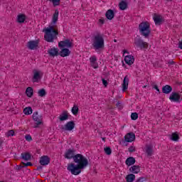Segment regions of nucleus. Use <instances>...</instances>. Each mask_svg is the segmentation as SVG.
<instances>
[{
  "mask_svg": "<svg viewBox=\"0 0 182 182\" xmlns=\"http://www.w3.org/2000/svg\"><path fill=\"white\" fill-rule=\"evenodd\" d=\"M175 149H178V146L176 147Z\"/></svg>",
  "mask_w": 182,
  "mask_h": 182,
  "instance_id": "54",
  "label": "nucleus"
},
{
  "mask_svg": "<svg viewBox=\"0 0 182 182\" xmlns=\"http://www.w3.org/2000/svg\"><path fill=\"white\" fill-rule=\"evenodd\" d=\"M131 119L132 120H137V119H139V114L136 112H132L131 114Z\"/></svg>",
  "mask_w": 182,
  "mask_h": 182,
  "instance_id": "36",
  "label": "nucleus"
},
{
  "mask_svg": "<svg viewBox=\"0 0 182 182\" xmlns=\"http://www.w3.org/2000/svg\"><path fill=\"white\" fill-rule=\"evenodd\" d=\"M105 152L107 154V156H110L112 154V149L107 146L104 149Z\"/></svg>",
  "mask_w": 182,
  "mask_h": 182,
  "instance_id": "38",
  "label": "nucleus"
},
{
  "mask_svg": "<svg viewBox=\"0 0 182 182\" xmlns=\"http://www.w3.org/2000/svg\"><path fill=\"white\" fill-rule=\"evenodd\" d=\"M136 140V135L133 132H129L124 136V141L127 143H132Z\"/></svg>",
  "mask_w": 182,
  "mask_h": 182,
  "instance_id": "11",
  "label": "nucleus"
},
{
  "mask_svg": "<svg viewBox=\"0 0 182 182\" xmlns=\"http://www.w3.org/2000/svg\"><path fill=\"white\" fill-rule=\"evenodd\" d=\"M38 46V43L35 41H31L28 42V48L31 50H35V49H37Z\"/></svg>",
  "mask_w": 182,
  "mask_h": 182,
  "instance_id": "14",
  "label": "nucleus"
},
{
  "mask_svg": "<svg viewBox=\"0 0 182 182\" xmlns=\"http://www.w3.org/2000/svg\"><path fill=\"white\" fill-rule=\"evenodd\" d=\"M154 21L156 25H161L163 23V17L156 15L154 16Z\"/></svg>",
  "mask_w": 182,
  "mask_h": 182,
  "instance_id": "23",
  "label": "nucleus"
},
{
  "mask_svg": "<svg viewBox=\"0 0 182 182\" xmlns=\"http://www.w3.org/2000/svg\"><path fill=\"white\" fill-rule=\"evenodd\" d=\"M100 23H101V25H103V23H105V18H100L99 20Z\"/></svg>",
  "mask_w": 182,
  "mask_h": 182,
  "instance_id": "45",
  "label": "nucleus"
},
{
  "mask_svg": "<svg viewBox=\"0 0 182 182\" xmlns=\"http://www.w3.org/2000/svg\"><path fill=\"white\" fill-rule=\"evenodd\" d=\"M127 182H133L136 180V176L133 173H129L126 176Z\"/></svg>",
  "mask_w": 182,
  "mask_h": 182,
  "instance_id": "29",
  "label": "nucleus"
},
{
  "mask_svg": "<svg viewBox=\"0 0 182 182\" xmlns=\"http://www.w3.org/2000/svg\"><path fill=\"white\" fill-rule=\"evenodd\" d=\"M26 21V16L25 14H18L17 16V22L18 23H23Z\"/></svg>",
  "mask_w": 182,
  "mask_h": 182,
  "instance_id": "25",
  "label": "nucleus"
},
{
  "mask_svg": "<svg viewBox=\"0 0 182 182\" xmlns=\"http://www.w3.org/2000/svg\"><path fill=\"white\" fill-rule=\"evenodd\" d=\"M139 31L140 35L144 36V38H149L150 33H151V30L150 29V23L149 21H143L139 25Z\"/></svg>",
  "mask_w": 182,
  "mask_h": 182,
  "instance_id": "4",
  "label": "nucleus"
},
{
  "mask_svg": "<svg viewBox=\"0 0 182 182\" xmlns=\"http://www.w3.org/2000/svg\"><path fill=\"white\" fill-rule=\"evenodd\" d=\"M32 108L31 107H26L24 109H23V113L24 114H32Z\"/></svg>",
  "mask_w": 182,
  "mask_h": 182,
  "instance_id": "34",
  "label": "nucleus"
},
{
  "mask_svg": "<svg viewBox=\"0 0 182 182\" xmlns=\"http://www.w3.org/2000/svg\"><path fill=\"white\" fill-rule=\"evenodd\" d=\"M123 53H129V52H127V50H123Z\"/></svg>",
  "mask_w": 182,
  "mask_h": 182,
  "instance_id": "49",
  "label": "nucleus"
},
{
  "mask_svg": "<svg viewBox=\"0 0 182 182\" xmlns=\"http://www.w3.org/2000/svg\"><path fill=\"white\" fill-rule=\"evenodd\" d=\"M48 1H50V2H52L54 6H58L60 5V0H48Z\"/></svg>",
  "mask_w": 182,
  "mask_h": 182,
  "instance_id": "37",
  "label": "nucleus"
},
{
  "mask_svg": "<svg viewBox=\"0 0 182 182\" xmlns=\"http://www.w3.org/2000/svg\"><path fill=\"white\" fill-rule=\"evenodd\" d=\"M14 134H15V132L14 130H9L7 132L6 136H7V137H11V136H14Z\"/></svg>",
  "mask_w": 182,
  "mask_h": 182,
  "instance_id": "40",
  "label": "nucleus"
},
{
  "mask_svg": "<svg viewBox=\"0 0 182 182\" xmlns=\"http://www.w3.org/2000/svg\"><path fill=\"white\" fill-rule=\"evenodd\" d=\"M127 166H133V164H134V163H136V159L133 157H129L127 159L126 161H125Z\"/></svg>",
  "mask_w": 182,
  "mask_h": 182,
  "instance_id": "28",
  "label": "nucleus"
},
{
  "mask_svg": "<svg viewBox=\"0 0 182 182\" xmlns=\"http://www.w3.org/2000/svg\"><path fill=\"white\" fill-rule=\"evenodd\" d=\"M129 87V77L126 75L124 78L122 83V90L123 92H126Z\"/></svg>",
  "mask_w": 182,
  "mask_h": 182,
  "instance_id": "18",
  "label": "nucleus"
},
{
  "mask_svg": "<svg viewBox=\"0 0 182 182\" xmlns=\"http://www.w3.org/2000/svg\"><path fill=\"white\" fill-rule=\"evenodd\" d=\"M72 46H73V43H72L70 39H65L58 43V48H60V49H62V48H67L66 49H69L70 48H72Z\"/></svg>",
  "mask_w": 182,
  "mask_h": 182,
  "instance_id": "6",
  "label": "nucleus"
},
{
  "mask_svg": "<svg viewBox=\"0 0 182 182\" xmlns=\"http://www.w3.org/2000/svg\"><path fill=\"white\" fill-rule=\"evenodd\" d=\"M24 167H28L29 166H32V163L31 162H27V163H23Z\"/></svg>",
  "mask_w": 182,
  "mask_h": 182,
  "instance_id": "44",
  "label": "nucleus"
},
{
  "mask_svg": "<svg viewBox=\"0 0 182 182\" xmlns=\"http://www.w3.org/2000/svg\"><path fill=\"white\" fill-rule=\"evenodd\" d=\"M103 141H106V138H102Z\"/></svg>",
  "mask_w": 182,
  "mask_h": 182,
  "instance_id": "51",
  "label": "nucleus"
},
{
  "mask_svg": "<svg viewBox=\"0 0 182 182\" xmlns=\"http://www.w3.org/2000/svg\"><path fill=\"white\" fill-rule=\"evenodd\" d=\"M129 171L133 174H138V173H140V166L134 165L131 166L129 168Z\"/></svg>",
  "mask_w": 182,
  "mask_h": 182,
  "instance_id": "22",
  "label": "nucleus"
},
{
  "mask_svg": "<svg viewBox=\"0 0 182 182\" xmlns=\"http://www.w3.org/2000/svg\"><path fill=\"white\" fill-rule=\"evenodd\" d=\"M178 139H180V137L178 136V134H177V133L172 134L171 140H173V141H177Z\"/></svg>",
  "mask_w": 182,
  "mask_h": 182,
  "instance_id": "35",
  "label": "nucleus"
},
{
  "mask_svg": "<svg viewBox=\"0 0 182 182\" xmlns=\"http://www.w3.org/2000/svg\"><path fill=\"white\" fill-rule=\"evenodd\" d=\"M25 139L26 141H32V136H31V134H26L25 136Z\"/></svg>",
  "mask_w": 182,
  "mask_h": 182,
  "instance_id": "41",
  "label": "nucleus"
},
{
  "mask_svg": "<svg viewBox=\"0 0 182 182\" xmlns=\"http://www.w3.org/2000/svg\"><path fill=\"white\" fill-rule=\"evenodd\" d=\"M33 76L32 78V82L33 83L36 82H39V80H41V72L38 70H33Z\"/></svg>",
  "mask_w": 182,
  "mask_h": 182,
  "instance_id": "16",
  "label": "nucleus"
},
{
  "mask_svg": "<svg viewBox=\"0 0 182 182\" xmlns=\"http://www.w3.org/2000/svg\"><path fill=\"white\" fill-rule=\"evenodd\" d=\"M105 16L107 19H109V21H112V19L114 18V11L112 9L107 10L105 14Z\"/></svg>",
  "mask_w": 182,
  "mask_h": 182,
  "instance_id": "21",
  "label": "nucleus"
},
{
  "mask_svg": "<svg viewBox=\"0 0 182 182\" xmlns=\"http://www.w3.org/2000/svg\"><path fill=\"white\" fill-rule=\"evenodd\" d=\"M122 105V102H118L117 103V106H120Z\"/></svg>",
  "mask_w": 182,
  "mask_h": 182,
  "instance_id": "48",
  "label": "nucleus"
},
{
  "mask_svg": "<svg viewBox=\"0 0 182 182\" xmlns=\"http://www.w3.org/2000/svg\"><path fill=\"white\" fill-rule=\"evenodd\" d=\"M154 89H155L157 92H160V89H159V87L157 85H154Z\"/></svg>",
  "mask_w": 182,
  "mask_h": 182,
  "instance_id": "46",
  "label": "nucleus"
},
{
  "mask_svg": "<svg viewBox=\"0 0 182 182\" xmlns=\"http://www.w3.org/2000/svg\"><path fill=\"white\" fill-rule=\"evenodd\" d=\"M168 65H174V61H173V60H169V61L168 62Z\"/></svg>",
  "mask_w": 182,
  "mask_h": 182,
  "instance_id": "47",
  "label": "nucleus"
},
{
  "mask_svg": "<svg viewBox=\"0 0 182 182\" xmlns=\"http://www.w3.org/2000/svg\"><path fill=\"white\" fill-rule=\"evenodd\" d=\"M71 112L74 116H76L77 113H79V107H77V105H74L71 109Z\"/></svg>",
  "mask_w": 182,
  "mask_h": 182,
  "instance_id": "32",
  "label": "nucleus"
},
{
  "mask_svg": "<svg viewBox=\"0 0 182 182\" xmlns=\"http://www.w3.org/2000/svg\"><path fill=\"white\" fill-rule=\"evenodd\" d=\"M166 1H173V0H166Z\"/></svg>",
  "mask_w": 182,
  "mask_h": 182,
  "instance_id": "53",
  "label": "nucleus"
},
{
  "mask_svg": "<svg viewBox=\"0 0 182 182\" xmlns=\"http://www.w3.org/2000/svg\"><path fill=\"white\" fill-rule=\"evenodd\" d=\"M75 129V122L73 121H70L67 122L65 125L64 129L67 132H72Z\"/></svg>",
  "mask_w": 182,
  "mask_h": 182,
  "instance_id": "13",
  "label": "nucleus"
},
{
  "mask_svg": "<svg viewBox=\"0 0 182 182\" xmlns=\"http://www.w3.org/2000/svg\"><path fill=\"white\" fill-rule=\"evenodd\" d=\"M146 181V178L144 177H140L135 182H144Z\"/></svg>",
  "mask_w": 182,
  "mask_h": 182,
  "instance_id": "42",
  "label": "nucleus"
},
{
  "mask_svg": "<svg viewBox=\"0 0 182 182\" xmlns=\"http://www.w3.org/2000/svg\"><path fill=\"white\" fill-rule=\"evenodd\" d=\"M23 167V166H18V170H21V168H22Z\"/></svg>",
  "mask_w": 182,
  "mask_h": 182,
  "instance_id": "50",
  "label": "nucleus"
},
{
  "mask_svg": "<svg viewBox=\"0 0 182 182\" xmlns=\"http://www.w3.org/2000/svg\"><path fill=\"white\" fill-rule=\"evenodd\" d=\"M38 95L40 97H44V96H46V90L45 89H41L38 92Z\"/></svg>",
  "mask_w": 182,
  "mask_h": 182,
  "instance_id": "33",
  "label": "nucleus"
},
{
  "mask_svg": "<svg viewBox=\"0 0 182 182\" xmlns=\"http://www.w3.org/2000/svg\"><path fill=\"white\" fill-rule=\"evenodd\" d=\"M75 153H76V150L75 149H68L65 153L64 157L65 159H68V160H70L72 159H73V160H74L75 156Z\"/></svg>",
  "mask_w": 182,
  "mask_h": 182,
  "instance_id": "8",
  "label": "nucleus"
},
{
  "mask_svg": "<svg viewBox=\"0 0 182 182\" xmlns=\"http://www.w3.org/2000/svg\"><path fill=\"white\" fill-rule=\"evenodd\" d=\"M33 119L36 122V126L35 128L38 127L39 125L42 124V116L39 115L38 112H34L33 114Z\"/></svg>",
  "mask_w": 182,
  "mask_h": 182,
  "instance_id": "9",
  "label": "nucleus"
},
{
  "mask_svg": "<svg viewBox=\"0 0 182 182\" xmlns=\"http://www.w3.org/2000/svg\"><path fill=\"white\" fill-rule=\"evenodd\" d=\"M59 55L61 58H66V56H69V55H70V51L68 48H63L59 52Z\"/></svg>",
  "mask_w": 182,
  "mask_h": 182,
  "instance_id": "19",
  "label": "nucleus"
},
{
  "mask_svg": "<svg viewBox=\"0 0 182 182\" xmlns=\"http://www.w3.org/2000/svg\"><path fill=\"white\" fill-rule=\"evenodd\" d=\"M92 48L95 50L105 48V35L100 31H95L91 37Z\"/></svg>",
  "mask_w": 182,
  "mask_h": 182,
  "instance_id": "3",
  "label": "nucleus"
},
{
  "mask_svg": "<svg viewBox=\"0 0 182 182\" xmlns=\"http://www.w3.org/2000/svg\"><path fill=\"white\" fill-rule=\"evenodd\" d=\"M69 119V115L68 114V112H63L59 117L60 122H65V120H68Z\"/></svg>",
  "mask_w": 182,
  "mask_h": 182,
  "instance_id": "26",
  "label": "nucleus"
},
{
  "mask_svg": "<svg viewBox=\"0 0 182 182\" xmlns=\"http://www.w3.org/2000/svg\"><path fill=\"white\" fill-rule=\"evenodd\" d=\"M73 161L76 163L77 165H75L73 163L68 164L67 169L74 176H79V173H82V170L86 168L89 164L87 159L81 154H75Z\"/></svg>",
  "mask_w": 182,
  "mask_h": 182,
  "instance_id": "1",
  "label": "nucleus"
},
{
  "mask_svg": "<svg viewBox=\"0 0 182 182\" xmlns=\"http://www.w3.org/2000/svg\"><path fill=\"white\" fill-rule=\"evenodd\" d=\"M48 54L51 58H55V56H59V48L55 47L50 48L48 50Z\"/></svg>",
  "mask_w": 182,
  "mask_h": 182,
  "instance_id": "10",
  "label": "nucleus"
},
{
  "mask_svg": "<svg viewBox=\"0 0 182 182\" xmlns=\"http://www.w3.org/2000/svg\"><path fill=\"white\" fill-rule=\"evenodd\" d=\"M169 100L171 102L180 103V102H181V95L178 92H172L169 96Z\"/></svg>",
  "mask_w": 182,
  "mask_h": 182,
  "instance_id": "7",
  "label": "nucleus"
},
{
  "mask_svg": "<svg viewBox=\"0 0 182 182\" xmlns=\"http://www.w3.org/2000/svg\"><path fill=\"white\" fill-rule=\"evenodd\" d=\"M128 151L129 153H134V151H136V146H129L128 149Z\"/></svg>",
  "mask_w": 182,
  "mask_h": 182,
  "instance_id": "39",
  "label": "nucleus"
},
{
  "mask_svg": "<svg viewBox=\"0 0 182 182\" xmlns=\"http://www.w3.org/2000/svg\"><path fill=\"white\" fill-rule=\"evenodd\" d=\"M173 92V87L168 85H166L162 87V92L165 95H168Z\"/></svg>",
  "mask_w": 182,
  "mask_h": 182,
  "instance_id": "20",
  "label": "nucleus"
},
{
  "mask_svg": "<svg viewBox=\"0 0 182 182\" xmlns=\"http://www.w3.org/2000/svg\"><path fill=\"white\" fill-rule=\"evenodd\" d=\"M31 157H32V156L31 155V154H29V152H25L21 154V159L23 160H25V161H29V160H31Z\"/></svg>",
  "mask_w": 182,
  "mask_h": 182,
  "instance_id": "27",
  "label": "nucleus"
},
{
  "mask_svg": "<svg viewBox=\"0 0 182 182\" xmlns=\"http://www.w3.org/2000/svg\"><path fill=\"white\" fill-rule=\"evenodd\" d=\"M90 62L91 66H92L94 69H97V68H99V65L97 64V58H96L95 55L90 58Z\"/></svg>",
  "mask_w": 182,
  "mask_h": 182,
  "instance_id": "15",
  "label": "nucleus"
},
{
  "mask_svg": "<svg viewBox=\"0 0 182 182\" xmlns=\"http://www.w3.org/2000/svg\"><path fill=\"white\" fill-rule=\"evenodd\" d=\"M124 62L127 63V65H133L134 63V56L132 55H129L125 56L124 58Z\"/></svg>",
  "mask_w": 182,
  "mask_h": 182,
  "instance_id": "17",
  "label": "nucleus"
},
{
  "mask_svg": "<svg viewBox=\"0 0 182 182\" xmlns=\"http://www.w3.org/2000/svg\"><path fill=\"white\" fill-rule=\"evenodd\" d=\"M50 163V159L48 156H43L40 159V164L41 166H48Z\"/></svg>",
  "mask_w": 182,
  "mask_h": 182,
  "instance_id": "12",
  "label": "nucleus"
},
{
  "mask_svg": "<svg viewBox=\"0 0 182 182\" xmlns=\"http://www.w3.org/2000/svg\"><path fill=\"white\" fill-rule=\"evenodd\" d=\"M58 18L59 10H55L53 16L52 22L50 23L48 27L44 30V39L46 42L52 43L58 39L59 31H58V25H56V22H58Z\"/></svg>",
  "mask_w": 182,
  "mask_h": 182,
  "instance_id": "2",
  "label": "nucleus"
},
{
  "mask_svg": "<svg viewBox=\"0 0 182 182\" xmlns=\"http://www.w3.org/2000/svg\"><path fill=\"white\" fill-rule=\"evenodd\" d=\"M134 45L140 49H147L149 48V43L144 41L140 37L134 39Z\"/></svg>",
  "mask_w": 182,
  "mask_h": 182,
  "instance_id": "5",
  "label": "nucleus"
},
{
  "mask_svg": "<svg viewBox=\"0 0 182 182\" xmlns=\"http://www.w3.org/2000/svg\"><path fill=\"white\" fill-rule=\"evenodd\" d=\"M26 95L28 97H32L33 96V89L31 87H28L26 90Z\"/></svg>",
  "mask_w": 182,
  "mask_h": 182,
  "instance_id": "30",
  "label": "nucleus"
},
{
  "mask_svg": "<svg viewBox=\"0 0 182 182\" xmlns=\"http://www.w3.org/2000/svg\"><path fill=\"white\" fill-rule=\"evenodd\" d=\"M114 42H117V40H114Z\"/></svg>",
  "mask_w": 182,
  "mask_h": 182,
  "instance_id": "52",
  "label": "nucleus"
},
{
  "mask_svg": "<svg viewBox=\"0 0 182 182\" xmlns=\"http://www.w3.org/2000/svg\"><path fill=\"white\" fill-rule=\"evenodd\" d=\"M119 6L121 11H124L125 9H127V2L124 1H122L119 3Z\"/></svg>",
  "mask_w": 182,
  "mask_h": 182,
  "instance_id": "31",
  "label": "nucleus"
},
{
  "mask_svg": "<svg viewBox=\"0 0 182 182\" xmlns=\"http://www.w3.org/2000/svg\"><path fill=\"white\" fill-rule=\"evenodd\" d=\"M102 84L104 85L105 87H107V80H106L105 78L102 79Z\"/></svg>",
  "mask_w": 182,
  "mask_h": 182,
  "instance_id": "43",
  "label": "nucleus"
},
{
  "mask_svg": "<svg viewBox=\"0 0 182 182\" xmlns=\"http://www.w3.org/2000/svg\"><path fill=\"white\" fill-rule=\"evenodd\" d=\"M145 151L149 157L153 154V145H146Z\"/></svg>",
  "mask_w": 182,
  "mask_h": 182,
  "instance_id": "24",
  "label": "nucleus"
}]
</instances>
